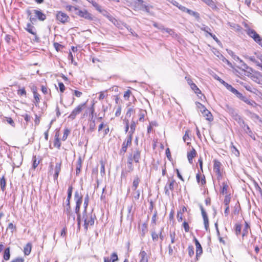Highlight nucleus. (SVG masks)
I'll list each match as a JSON object with an SVG mask.
<instances>
[{
    "mask_svg": "<svg viewBox=\"0 0 262 262\" xmlns=\"http://www.w3.org/2000/svg\"><path fill=\"white\" fill-rule=\"evenodd\" d=\"M96 216L92 213L87 214L83 212L82 220L84 221V228L88 230L89 226H93L94 224Z\"/></svg>",
    "mask_w": 262,
    "mask_h": 262,
    "instance_id": "nucleus-1",
    "label": "nucleus"
},
{
    "mask_svg": "<svg viewBox=\"0 0 262 262\" xmlns=\"http://www.w3.org/2000/svg\"><path fill=\"white\" fill-rule=\"evenodd\" d=\"M132 137L128 135L126 139L124 141L122 144V147L120 151V155H124L127 151V147L132 144Z\"/></svg>",
    "mask_w": 262,
    "mask_h": 262,
    "instance_id": "nucleus-2",
    "label": "nucleus"
},
{
    "mask_svg": "<svg viewBox=\"0 0 262 262\" xmlns=\"http://www.w3.org/2000/svg\"><path fill=\"white\" fill-rule=\"evenodd\" d=\"M75 13L79 16L87 20H92L93 19V16L92 14L89 13L86 9L80 10L78 8V10H77Z\"/></svg>",
    "mask_w": 262,
    "mask_h": 262,
    "instance_id": "nucleus-3",
    "label": "nucleus"
},
{
    "mask_svg": "<svg viewBox=\"0 0 262 262\" xmlns=\"http://www.w3.org/2000/svg\"><path fill=\"white\" fill-rule=\"evenodd\" d=\"M140 182V178L138 176H136L133 181L132 186V189L134 191V196H140L141 195V191L137 189Z\"/></svg>",
    "mask_w": 262,
    "mask_h": 262,
    "instance_id": "nucleus-4",
    "label": "nucleus"
},
{
    "mask_svg": "<svg viewBox=\"0 0 262 262\" xmlns=\"http://www.w3.org/2000/svg\"><path fill=\"white\" fill-rule=\"evenodd\" d=\"M85 104L86 103H83L78 105L73 110L71 114L69 115V118L71 120H74L76 116L81 113Z\"/></svg>",
    "mask_w": 262,
    "mask_h": 262,
    "instance_id": "nucleus-5",
    "label": "nucleus"
},
{
    "mask_svg": "<svg viewBox=\"0 0 262 262\" xmlns=\"http://www.w3.org/2000/svg\"><path fill=\"white\" fill-rule=\"evenodd\" d=\"M56 19L62 24H65L70 20L69 16L66 13L61 11L57 12Z\"/></svg>",
    "mask_w": 262,
    "mask_h": 262,
    "instance_id": "nucleus-6",
    "label": "nucleus"
},
{
    "mask_svg": "<svg viewBox=\"0 0 262 262\" xmlns=\"http://www.w3.org/2000/svg\"><path fill=\"white\" fill-rule=\"evenodd\" d=\"M221 166V163L217 160L215 159L213 160V171L217 176L218 179L222 177V172L220 169Z\"/></svg>",
    "mask_w": 262,
    "mask_h": 262,
    "instance_id": "nucleus-7",
    "label": "nucleus"
},
{
    "mask_svg": "<svg viewBox=\"0 0 262 262\" xmlns=\"http://www.w3.org/2000/svg\"><path fill=\"white\" fill-rule=\"evenodd\" d=\"M199 206H200V209L201 210V213H202V216L203 218L205 229L206 231H208L209 230V221H208L207 213L205 212L202 205L200 204Z\"/></svg>",
    "mask_w": 262,
    "mask_h": 262,
    "instance_id": "nucleus-8",
    "label": "nucleus"
},
{
    "mask_svg": "<svg viewBox=\"0 0 262 262\" xmlns=\"http://www.w3.org/2000/svg\"><path fill=\"white\" fill-rule=\"evenodd\" d=\"M129 154L132 155L133 159H134V161L136 163L139 162V160L141 158V151L139 149L136 148L135 150H133Z\"/></svg>",
    "mask_w": 262,
    "mask_h": 262,
    "instance_id": "nucleus-9",
    "label": "nucleus"
},
{
    "mask_svg": "<svg viewBox=\"0 0 262 262\" xmlns=\"http://www.w3.org/2000/svg\"><path fill=\"white\" fill-rule=\"evenodd\" d=\"M247 33L250 37H252L255 42L257 41V40L260 38L259 35L253 29H248L247 30Z\"/></svg>",
    "mask_w": 262,
    "mask_h": 262,
    "instance_id": "nucleus-10",
    "label": "nucleus"
},
{
    "mask_svg": "<svg viewBox=\"0 0 262 262\" xmlns=\"http://www.w3.org/2000/svg\"><path fill=\"white\" fill-rule=\"evenodd\" d=\"M103 259L104 262H116L118 260V257L116 252H113L110 257H104Z\"/></svg>",
    "mask_w": 262,
    "mask_h": 262,
    "instance_id": "nucleus-11",
    "label": "nucleus"
},
{
    "mask_svg": "<svg viewBox=\"0 0 262 262\" xmlns=\"http://www.w3.org/2000/svg\"><path fill=\"white\" fill-rule=\"evenodd\" d=\"M33 12L35 14V17L40 21H43L46 19V15L43 13L40 10H33Z\"/></svg>",
    "mask_w": 262,
    "mask_h": 262,
    "instance_id": "nucleus-12",
    "label": "nucleus"
},
{
    "mask_svg": "<svg viewBox=\"0 0 262 262\" xmlns=\"http://www.w3.org/2000/svg\"><path fill=\"white\" fill-rule=\"evenodd\" d=\"M214 54L219 58V59L227 63L230 68H233L232 64L219 51H216V53H214Z\"/></svg>",
    "mask_w": 262,
    "mask_h": 262,
    "instance_id": "nucleus-13",
    "label": "nucleus"
},
{
    "mask_svg": "<svg viewBox=\"0 0 262 262\" xmlns=\"http://www.w3.org/2000/svg\"><path fill=\"white\" fill-rule=\"evenodd\" d=\"M221 193L225 196H229L230 194H228V190L229 189V186L227 183L223 182L221 186Z\"/></svg>",
    "mask_w": 262,
    "mask_h": 262,
    "instance_id": "nucleus-14",
    "label": "nucleus"
},
{
    "mask_svg": "<svg viewBox=\"0 0 262 262\" xmlns=\"http://www.w3.org/2000/svg\"><path fill=\"white\" fill-rule=\"evenodd\" d=\"M195 244L196 246V258L198 259V257L200 256V255L203 252L202 248L201 245L198 241L196 238H194Z\"/></svg>",
    "mask_w": 262,
    "mask_h": 262,
    "instance_id": "nucleus-15",
    "label": "nucleus"
},
{
    "mask_svg": "<svg viewBox=\"0 0 262 262\" xmlns=\"http://www.w3.org/2000/svg\"><path fill=\"white\" fill-rule=\"evenodd\" d=\"M174 181H168L167 184L165 187V194L167 195H170L169 190H171L173 188Z\"/></svg>",
    "mask_w": 262,
    "mask_h": 262,
    "instance_id": "nucleus-16",
    "label": "nucleus"
},
{
    "mask_svg": "<svg viewBox=\"0 0 262 262\" xmlns=\"http://www.w3.org/2000/svg\"><path fill=\"white\" fill-rule=\"evenodd\" d=\"M25 29L30 33L35 35L36 37H37L35 28L34 26H32L31 24L28 23Z\"/></svg>",
    "mask_w": 262,
    "mask_h": 262,
    "instance_id": "nucleus-17",
    "label": "nucleus"
},
{
    "mask_svg": "<svg viewBox=\"0 0 262 262\" xmlns=\"http://www.w3.org/2000/svg\"><path fill=\"white\" fill-rule=\"evenodd\" d=\"M224 108L229 114L231 115L232 117H233L235 114H237L236 111L228 104H226Z\"/></svg>",
    "mask_w": 262,
    "mask_h": 262,
    "instance_id": "nucleus-18",
    "label": "nucleus"
},
{
    "mask_svg": "<svg viewBox=\"0 0 262 262\" xmlns=\"http://www.w3.org/2000/svg\"><path fill=\"white\" fill-rule=\"evenodd\" d=\"M196 154V151L194 148H192L190 151L187 152V158L190 163H192V159L195 156Z\"/></svg>",
    "mask_w": 262,
    "mask_h": 262,
    "instance_id": "nucleus-19",
    "label": "nucleus"
},
{
    "mask_svg": "<svg viewBox=\"0 0 262 262\" xmlns=\"http://www.w3.org/2000/svg\"><path fill=\"white\" fill-rule=\"evenodd\" d=\"M245 57L246 59L250 60V61L255 63L257 66H258L262 69L261 63H260L259 61H257L254 56H249L247 55V56H245Z\"/></svg>",
    "mask_w": 262,
    "mask_h": 262,
    "instance_id": "nucleus-20",
    "label": "nucleus"
},
{
    "mask_svg": "<svg viewBox=\"0 0 262 262\" xmlns=\"http://www.w3.org/2000/svg\"><path fill=\"white\" fill-rule=\"evenodd\" d=\"M232 117L241 127L243 126V125L245 123L242 118L239 115H238L237 113Z\"/></svg>",
    "mask_w": 262,
    "mask_h": 262,
    "instance_id": "nucleus-21",
    "label": "nucleus"
},
{
    "mask_svg": "<svg viewBox=\"0 0 262 262\" xmlns=\"http://www.w3.org/2000/svg\"><path fill=\"white\" fill-rule=\"evenodd\" d=\"M82 202V198H78L77 200L76 201V205L75 208V212L77 215L80 214L79 210L80 207Z\"/></svg>",
    "mask_w": 262,
    "mask_h": 262,
    "instance_id": "nucleus-22",
    "label": "nucleus"
},
{
    "mask_svg": "<svg viewBox=\"0 0 262 262\" xmlns=\"http://www.w3.org/2000/svg\"><path fill=\"white\" fill-rule=\"evenodd\" d=\"M202 113L204 116L206 117V119L209 121H212L213 120V118L211 113L208 110L205 111L204 112Z\"/></svg>",
    "mask_w": 262,
    "mask_h": 262,
    "instance_id": "nucleus-23",
    "label": "nucleus"
},
{
    "mask_svg": "<svg viewBox=\"0 0 262 262\" xmlns=\"http://www.w3.org/2000/svg\"><path fill=\"white\" fill-rule=\"evenodd\" d=\"M32 249V244L30 243H28L24 247V252L25 255H28L30 254Z\"/></svg>",
    "mask_w": 262,
    "mask_h": 262,
    "instance_id": "nucleus-24",
    "label": "nucleus"
},
{
    "mask_svg": "<svg viewBox=\"0 0 262 262\" xmlns=\"http://www.w3.org/2000/svg\"><path fill=\"white\" fill-rule=\"evenodd\" d=\"M139 256L141 258L140 262H148L147 254L145 251H141Z\"/></svg>",
    "mask_w": 262,
    "mask_h": 262,
    "instance_id": "nucleus-25",
    "label": "nucleus"
},
{
    "mask_svg": "<svg viewBox=\"0 0 262 262\" xmlns=\"http://www.w3.org/2000/svg\"><path fill=\"white\" fill-rule=\"evenodd\" d=\"M33 93L34 98L35 100V101H34L35 104L36 106H37L40 101V98H39L40 95L35 90H33Z\"/></svg>",
    "mask_w": 262,
    "mask_h": 262,
    "instance_id": "nucleus-26",
    "label": "nucleus"
},
{
    "mask_svg": "<svg viewBox=\"0 0 262 262\" xmlns=\"http://www.w3.org/2000/svg\"><path fill=\"white\" fill-rule=\"evenodd\" d=\"M196 179L198 183H201L202 185H203L206 183L205 178L204 176L201 177L199 173H197L196 176Z\"/></svg>",
    "mask_w": 262,
    "mask_h": 262,
    "instance_id": "nucleus-27",
    "label": "nucleus"
},
{
    "mask_svg": "<svg viewBox=\"0 0 262 262\" xmlns=\"http://www.w3.org/2000/svg\"><path fill=\"white\" fill-rule=\"evenodd\" d=\"M136 127V123L134 121H132L130 124V130L128 133V135H130V136L133 137V134L135 131Z\"/></svg>",
    "mask_w": 262,
    "mask_h": 262,
    "instance_id": "nucleus-28",
    "label": "nucleus"
},
{
    "mask_svg": "<svg viewBox=\"0 0 262 262\" xmlns=\"http://www.w3.org/2000/svg\"><path fill=\"white\" fill-rule=\"evenodd\" d=\"M10 248H7L5 249L4 251V259L6 260H8L10 259Z\"/></svg>",
    "mask_w": 262,
    "mask_h": 262,
    "instance_id": "nucleus-29",
    "label": "nucleus"
},
{
    "mask_svg": "<svg viewBox=\"0 0 262 262\" xmlns=\"http://www.w3.org/2000/svg\"><path fill=\"white\" fill-rule=\"evenodd\" d=\"M190 88L196 94L198 95L201 94V91L198 88L195 83H193V84H191Z\"/></svg>",
    "mask_w": 262,
    "mask_h": 262,
    "instance_id": "nucleus-30",
    "label": "nucleus"
},
{
    "mask_svg": "<svg viewBox=\"0 0 262 262\" xmlns=\"http://www.w3.org/2000/svg\"><path fill=\"white\" fill-rule=\"evenodd\" d=\"M242 127L244 129L247 134H248L251 137L252 136L251 135L252 134V132L247 124L245 123Z\"/></svg>",
    "mask_w": 262,
    "mask_h": 262,
    "instance_id": "nucleus-31",
    "label": "nucleus"
},
{
    "mask_svg": "<svg viewBox=\"0 0 262 262\" xmlns=\"http://www.w3.org/2000/svg\"><path fill=\"white\" fill-rule=\"evenodd\" d=\"M6 180L4 176H3L0 179V187L1 189L4 191L6 186Z\"/></svg>",
    "mask_w": 262,
    "mask_h": 262,
    "instance_id": "nucleus-32",
    "label": "nucleus"
},
{
    "mask_svg": "<svg viewBox=\"0 0 262 262\" xmlns=\"http://www.w3.org/2000/svg\"><path fill=\"white\" fill-rule=\"evenodd\" d=\"M199 27L200 28L201 30L207 33L209 35V33H211V29L209 27L205 25H202L201 26H199Z\"/></svg>",
    "mask_w": 262,
    "mask_h": 262,
    "instance_id": "nucleus-33",
    "label": "nucleus"
},
{
    "mask_svg": "<svg viewBox=\"0 0 262 262\" xmlns=\"http://www.w3.org/2000/svg\"><path fill=\"white\" fill-rule=\"evenodd\" d=\"M227 51L228 52V53L231 56V57L233 58V59H234L236 61H240V60H241L239 57L238 56H236L234 53L230 50H227Z\"/></svg>",
    "mask_w": 262,
    "mask_h": 262,
    "instance_id": "nucleus-34",
    "label": "nucleus"
},
{
    "mask_svg": "<svg viewBox=\"0 0 262 262\" xmlns=\"http://www.w3.org/2000/svg\"><path fill=\"white\" fill-rule=\"evenodd\" d=\"M239 62L241 63L243 70L245 71L246 70L249 69L251 71H253L252 69L248 66V65L246 64L242 59L240 60Z\"/></svg>",
    "mask_w": 262,
    "mask_h": 262,
    "instance_id": "nucleus-35",
    "label": "nucleus"
},
{
    "mask_svg": "<svg viewBox=\"0 0 262 262\" xmlns=\"http://www.w3.org/2000/svg\"><path fill=\"white\" fill-rule=\"evenodd\" d=\"M81 167V159L80 158H79L77 162L76 174H78V173H80Z\"/></svg>",
    "mask_w": 262,
    "mask_h": 262,
    "instance_id": "nucleus-36",
    "label": "nucleus"
},
{
    "mask_svg": "<svg viewBox=\"0 0 262 262\" xmlns=\"http://www.w3.org/2000/svg\"><path fill=\"white\" fill-rule=\"evenodd\" d=\"M187 13H188L189 15L194 16L196 19H199L200 18V15L196 12H194L191 10L188 9Z\"/></svg>",
    "mask_w": 262,
    "mask_h": 262,
    "instance_id": "nucleus-37",
    "label": "nucleus"
},
{
    "mask_svg": "<svg viewBox=\"0 0 262 262\" xmlns=\"http://www.w3.org/2000/svg\"><path fill=\"white\" fill-rule=\"evenodd\" d=\"M61 162L56 163L55 167V173L57 174H59V172L61 170Z\"/></svg>",
    "mask_w": 262,
    "mask_h": 262,
    "instance_id": "nucleus-38",
    "label": "nucleus"
},
{
    "mask_svg": "<svg viewBox=\"0 0 262 262\" xmlns=\"http://www.w3.org/2000/svg\"><path fill=\"white\" fill-rule=\"evenodd\" d=\"M203 2L209 6L211 8L215 7V5L214 2L212 0H202Z\"/></svg>",
    "mask_w": 262,
    "mask_h": 262,
    "instance_id": "nucleus-39",
    "label": "nucleus"
},
{
    "mask_svg": "<svg viewBox=\"0 0 262 262\" xmlns=\"http://www.w3.org/2000/svg\"><path fill=\"white\" fill-rule=\"evenodd\" d=\"M188 255L190 257H192L194 255V248L192 245H189L188 247Z\"/></svg>",
    "mask_w": 262,
    "mask_h": 262,
    "instance_id": "nucleus-40",
    "label": "nucleus"
},
{
    "mask_svg": "<svg viewBox=\"0 0 262 262\" xmlns=\"http://www.w3.org/2000/svg\"><path fill=\"white\" fill-rule=\"evenodd\" d=\"M258 75H260L259 73H257L256 74H254L251 76L252 79L257 83H259L260 81Z\"/></svg>",
    "mask_w": 262,
    "mask_h": 262,
    "instance_id": "nucleus-41",
    "label": "nucleus"
},
{
    "mask_svg": "<svg viewBox=\"0 0 262 262\" xmlns=\"http://www.w3.org/2000/svg\"><path fill=\"white\" fill-rule=\"evenodd\" d=\"M32 161H33L32 167L33 169H35L36 168V167L38 166V165L39 164V161H37L36 157L35 156H34L33 157Z\"/></svg>",
    "mask_w": 262,
    "mask_h": 262,
    "instance_id": "nucleus-42",
    "label": "nucleus"
},
{
    "mask_svg": "<svg viewBox=\"0 0 262 262\" xmlns=\"http://www.w3.org/2000/svg\"><path fill=\"white\" fill-rule=\"evenodd\" d=\"M196 105L198 108L200 110L201 113H203L205 112V111L207 110V108L205 107V106L201 103L198 102Z\"/></svg>",
    "mask_w": 262,
    "mask_h": 262,
    "instance_id": "nucleus-43",
    "label": "nucleus"
},
{
    "mask_svg": "<svg viewBox=\"0 0 262 262\" xmlns=\"http://www.w3.org/2000/svg\"><path fill=\"white\" fill-rule=\"evenodd\" d=\"M249 228H250L249 226L248 225L247 223L246 222L245 228L243 230V233H242L243 237L245 236V235H246L247 234L248 232V229H249Z\"/></svg>",
    "mask_w": 262,
    "mask_h": 262,
    "instance_id": "nucleus-44",
    "label": "nucleus"
},
{
    "mask_svg": "<svg viewBox=\"0 0 262 262\" xmlns=\"http://www.w3.org/2000/svg\"><path fill=\"white\" fill-rule=\"evenodd\" d=\"M241 229H242L241 225L240 224H236L235 225V233L237 235H239L241 233Z\"/></svg>",
    "mask_w": 262,
    "mask_h": 262,
    "instance_id": "nucleus-45",
    "label": "nucleus"
},
{
    "mask_svg": "<svg viewBox=\"0 0 262 262\" xmlns=\"http://www.w3.org/2000/svg\"><path fill=\"white\" fill-rule=\"evenodd\" d=\"M17 94L19 96H26V91L24 88H22L17 90Z\"/></svg>",
    "mask_w": 262,
    "mask_h": 262,
    "instance_id": "nucleus-46",
    "label": "nucleus"
},
{
    "mask_svg": "<svg viewBox=\"0 0 262 262\" xmlns=\"http://www.w3.org/2000/svg\"><path fill=\"white\" fill-rule=\"evenodd\" d=\"M162 31L165 32L172 36H173L174 35V31L172 29L169 28H165L164 27V29H162Z\"/></svg>",
    "mask_w": 262,
    "mask_h": 262,
    "instance_id": "nucleus-47",
    "label": "nucleus"
},
{
    "mask_svg": "<svg viewBox=\"0 0 262 262\" xmlns=\"http://www.w3.org/2000/svg\"><path fill=\"white\" fill-rule=\"evenodd\" d=\"M54 145L55 147H57L58 149L60 148L61 143L58 137H57L54 141Z\"/></svg>",
    "mask_w": 262,
    "mask_h": 262,
    "instance_id": "nucleus-48",
    "label": "nucleus"
},
{
    "mask_svg": "<svg viewBox=\"0 0 262 262\" xmlns=\"http://www.w3.org/2000/svg\"><path fill=\"white\" fill-rule=\"evenodd\" d=\"M226 88L231 92L232 93L234 94L235 92L236 91V90L234 89L233 87L232 86V85L229 84L228 83H226Z\"/></svg>",
    "mask_w": 262,
    "mask_h": 262,
    "instance_id": "nucleus-49",
    "label": "nucleus"
},
{
    "mask_svg": "<svg viewBox=\"0 0 262 262\" xmlns=\"http://www.w3.org/2000/svg\"><path fill=\"white\" fill-rule=\"evenodd\" d=\"M16 226L13 225L12 223H10L8 224V226L7 227V229H10L11 230V232L13 233L14 230H16Z\"/></svg>",
    "mask_w": 262,
    "mask_h": 262,
    "instance_id": "nucleus-50",
    "label": "nucleus"
},
{
    "mask_svg": "<svg viewBox=\"0 0 262 262\" xmlns=\"http://www.w3.org/2000/svg\"><path fill=\"white\" fill-rule=\"evenodd\" d=\"M231 151H232V152L233 154H234L235 156H239V152L238 150L233 145L231 146Z\"/></svg>",
    "mask_w": 262,
    "mask_h": 262,
    "instance_id": "nucleus-51",
    "label": "nucleus"
},
{
    "mask_svg": "<svg viewBox=\"0 0 262 262\" xmlns=\"http://www.w3.org/2000/svg\"><path fill=\"white\" fill-rule=\"evenodd\" d=\"M189 130H187L185 132V135L183 137V139L184 142H186L187 141L189 140Z\"/></svg>",
    "mask_w": 262,
    "mask_h": 262,
    "instance_id": "nucleus-52",
    "label": "nucleus"
},
{
    "mask_svg": "<svg viewBox=\"0 0 262 262\" xmlns=\"http://www.w3.org/2000/svg\"><path fill=\"white\" fill-rule=\"evenodd\" d=\"M27 13L29 17L31 23H33L36 20V18L35 17H32V16H31V12L30 10H28L27 11Z\"/></svg>",
    "mask_w": 262,
    "mask_h": 262,
    "instance_id": "nucleus-53",
    "label": "nucleus"
},
{
    "mask_svg": "<svg viewBox=\"0 0 262 262\" xmlns=\"http://www.w3.org/2000/svg\"><path fill=\"white\" fill-rule=\"evenodd\" d=\"M70 133V131L69 129H66L64 130L63 135L62 136V139L64 141L67 139L69 134Z\"/></svg>",
    "mask_w": 262,
    "mask_h": 262,
    "instance_id": "nucleus-54",
    "label": "nucleus"
},
{
    "mask_svg": "<svg viewBox=\"0 0 262 262\" xmlns=\"http://www.w3.org/2000/svg\"><path fill=\"white\" fill-rule=\"evenodd\" d=\"M136 5L138 6H142L143 1V0H131Z\"/></svg>",
    "mask_w": 262,
    "mask_h": 262,
    "instance_id": "nucleus-55",
    "label": "nucleus"
},
{
    "mask_svg": "<svg viewBox=\"0 0 262 262\" xmlns=\"http://www.w3.org/2000/svg\"><path fill=\"white\" fill-rule=\"evenodd\" d=\"M170 237L171 238V243L173 244L175 242V236H176V233L174 232H170Z\"/></svg>",
    "mask_w": 262,
    "mask_h": 262,
    "instance_id": "nucleus-56",
    "label": "nucleus"
},
{
    "mask_svg": "<svg viewBox=\"0 0 262 262\" xmlns=\"http://www.w3.org/2000/svg\"><path fill=\"white\" fill-rule=\"evenodd\" d=\"M88 203H89V198H85V199L84 200V210L83 211L84 213H86V208H87V207L88 205Z\"/></svg>",
    "mask_w": 262,
    "mask_h": 262,
    "instance_id": "nucleus-57",
    "label": "nucleus"
},
{
    "mask_svg": "<svg viewBox=\"0 0 262 262\" xmlns=\"http://www.w3.org/2000/svg\"><path fill=\"white\" fill-rule=\"evenodd\" d=\"M183 227L186 232H188L189 231V227L188 223L184 222L183 224Z\"/></svg>",
    "mask_w": 262,
    "mask_h": 262,
    "instance_id": "nucleus-58",
    "label": "nucleus"
},
{
    "mask_svg": "<svg viewBox=\"0 0 262 262\" xmlns=\"http://www.w3.org/2000/svg\"><path fill=\"white\" fill-rule=\"evenodd\" d=\"M127 171L130 172L134 170V166L133 163H127Z\"/></svg>",
    "mask_w": 262,
    "mask_h": 262,
    "instance_id": "nucleus-59",
    "label": "nucleus"
},
{
    "mask_svg": "<svg viewBox=\"0 0 262 262\" xmlns=\"http://www.w3.org/2000/svg\"><path fill=\"white\" fill-rule=\"evenodd\" d=\"M100 173L101 175L105 174L104 164L102 161L101 162Z\"/></svg>",
    "mask_w": 262,
    "mask_h": 262,
    "instance_id": "nucleus-60",
    "label": "nucleus"
},
{
    "mask_svg": "<svg viewBox=\"0 0 262 262\" xmlns=\"http://www.w3.org/2000/svg\"><path fill=\"white\" fill-rule=\"evenodd\" d=\"M151 236L152 240L154 241H157L158 239L159 235L156 233L155 232H152L151 233Z\"/></svg>",
    "mask_w": 262,
    "mask_h": 262,
    "instance_id": "nucleus-61",
    "label": "nucleus"
},
{
    "mask_svg": "<svg viewBox=\"0 0 262 262\" xmlns=\"http://www.w3.org/2000/svg\"><path fill=\"white\" fill-rule=\"evenodd\" d=\"M58 86L59 88L60 91L61 93H63L65 90V86H64V84L62 82H59Z\"/></svg>",
    "mask_w": 262,
    "mask_h": 262,
    "instance_id": "nucleus-62",
    "label": "nucleus"
},
{
    "mask_svg": "<svg viewBox=\"0 0 262 262\" xmlns=\"http://www.w3.org/2000/svg\"><path fill=\"white\" fill-rule=\"evenodd\" d=\"M66 8H67V9L70 11L74 10V11H75L76 12L77 10H78V7L72 6L71 5L67 6Z\"/></svg>",
    "mask_w": 262,
    "mask_h": 262,
    "instance_id": "nucleus-63",
    "label": "nucleus"
},
{
    "mask_svg": "<svg viewBox=\"0 0 262 262\" xmlns=\"http://www.w3.org/2000/svg\"><path fill=\"white\" fill-rule=\"evenodd\" d=\"M153 26L161 30V31H162V29H164V26L163 25L159 24L158 23H154L153 24Z\"/></svg>",
    "mask_w": 262,
    "mask_h": 262,
    "instance_id": "nucleus-64",
    "label": "nucleus"
}]
</instances>
